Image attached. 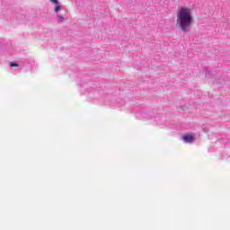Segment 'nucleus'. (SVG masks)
I'll use <instances>...</instances> for the list:
<instances>
[{
    "instance_id": "nucleus-6",
    "label": "nucleus",
    "mask_w": 230,
    "mask_h": 230,
    "mask_svg": "<svg viewBox=\"0 0 230 230\" xmlns=\"http://www.w3.org/2000/svg\"><path fill=\"white\" fill-rule=\"evenodd\" d=\"M58 10H60V6H59V5H58V6H56L55 12H58Z\"/></svg>"
},
{
    "instance_id": "nucleus-3",
    "label": "nucleus",
    "mask_w": 230,
    "mask_h": 230,
    "mask_svg": "<svg viewBox=\"0 0 230 230\" xmlns=\"http://www.w3.org/2000/svg\"><path fill=\"white\" fill-rule=\"evenodd\" d=\"M10 66H11V67H19V64L11 62V63H10Z\"/></svg>"
},
{
    "instance_id": "nucleus-1",
    "label": "nucleus",
    "mask_w": 230,
    "mask_h": 230,
    "mask_svg": "<svg viewBox=\"0 0 230 230\" xmlns=\"http://www.w3.org/2000/svg\"><path fill=\"white\" fill-rule=\"evenodd\" d=\"M192 22L191 9L188 7L181 8L177 13L176 26L181 28L182 31H188L191 28Z\"/></svg>"
},
{
    "instance_id": "nucleus-4",
    "label": "nucleus",
    "mask_w": 230,
    "mask_h": 230,
    "mask_svg": "<svg viewBox=\"0 0 230 230\" xmlns=\"http://www.w3.org/2000/svg\"><path fill=\"white\" fill-rule=\"evenodd\" d=\"M58 21H59V22H64V21H66V19L62 16H59Z\"/></svg>"
},
{
    "instance_id": "nucleus-5",
    "label": "nucleus",
    "mask_w": 230,
    "mask_h": 230,
    "mask_svg": "<svg viewBox=\"0 0 230 230\" xmlns=\"http://www.w3.org/2000/svg\"><path fill=\"white\" fill-rule=\"evenodd\" d=\"M51 3H55V4H58V0H51Z\"/></svg>"
},
{
    "instance_id": "nucleus-2",
    "label": "nucleus",
    "mask_w": 230,
    "mask_h": 230,
    "mask_svg": "<svg viewBox=\"0 0 230 230\" xmlns=\"http://www.w3.org/2000/svg\"><path fill=\"white\" fill-rule=\"evenodd\" d=\"M182 139L185 141V143H193V136H184Z\"/></svg>"
}]
</instances>
